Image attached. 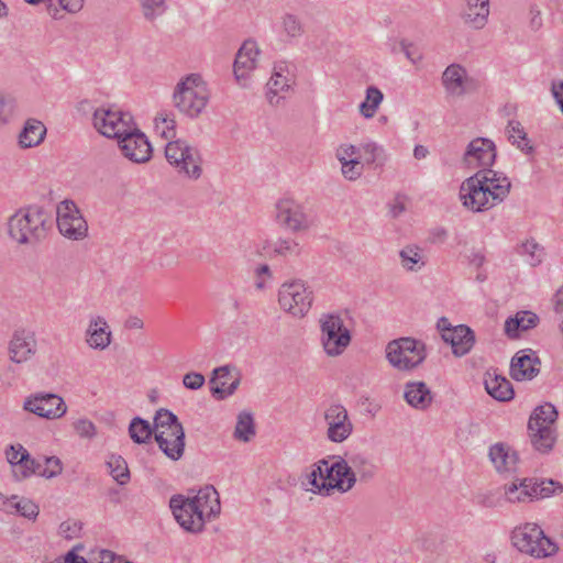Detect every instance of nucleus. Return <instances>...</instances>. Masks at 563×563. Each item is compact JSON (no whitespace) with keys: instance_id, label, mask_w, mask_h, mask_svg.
Instances as JSON below:
<instances>
[{"instance_id":"f257e3e1","label":"nucleus","mask_w":563,"mask_h":563,"mask_svg":"<svg viewBox=\"0 0 563 563\" xmlns=\"http://www.w3.org/2000/svg\"><path fill=\"white\" fill-rule=\"evenodd\" d=\"M169 507L179 526L191 533L201 532L206 522L221 511L219 494L210 485L200 488L194 497L180 494L172 496Z\"/></svg>"},{"instance_id":"f03ea898","label":"nucleus","mask_w":563,"mask_h":563,"mask_svg":"<svg viewBox=\"0 0 563 563\" xmlns=\"http://www.w3.org/2000/svg\"><path fill=\"white\" fill-rule=\"evenodd\" d=\"M334 459L332 464L325 459L313 464L308 482L314 493L328 496L333 490L346 493L354 487L357 477L351 471L347 461L342 456Z\"/></svg>"},{"instance_id":"7ed1b4c3","label":"nucleus","mask_w":563,"mask_h":563,"mask_svg":"<svg viewBox=\"0 0 563 563\" xmlns=\"http://www.w3.org/2000/svg\"><path fill=\"white\" fill-rule=\"evenodd\" d=\"M47 223L48 216L43 207L29 206L9 218V234L19 244H36L46 238Z\"/></svg>"},{"instance_id":"20e7f679","label":"nucleus","mask_w":563,"mask_h":563,"mask_svg":"<svg viewBox=\"0 0 563 563\" xmlns=\"http://www.w3.org/2000/svg\"><path fill=\"white\" fill-rule=\"evenodd\" d=\"M153 428L162 452L170 460L178 461L184 455L185 431L177 416L161 408L155 413Z\"/></svg>"},{"instance_id":"39448f33","label":"nucleus","mask_w":563,"mask_h":563,"mask_svg":"<svg viewBox=\"0 0 563 563\" xmlns=\"http://www.w3.org/2000/svg\"><path fill=\"white\" fill-rule=\"evenodd\" d=\"M173 101L180 113L190 119L198 118L209 101V92L201 76L190 74L181 79L175 87Z\"/></svg>"},{"instance_id":"423d86ee","label":"nucleus","mask_w":563,"mask_h":563,"mask_svg":"<svg viewBox=\"0 0 563 563\" xmlns=\"http://www.w3.org/2000/svg\"><path fill=\"white\" fill-rule=\"evenodd\" d=\"M559 411L551 402L537 406L530 415L528 430L533 449L542 454L552 451L556 441V431L553 424L558 420Z\"/></svg>"},{"instance_id":"0eeeda50","label":"nucleus","mask_w":563,"mask_h":563,"mask_svg":"<svg viewBox=\"0 0 563 563\" xmlns=\"http://www.w3.org/2000/svg\"><path fill=\"white\" fill-rule=\"evenodd\" d=\"M511 542L521 553L541 559L553 555L559 548L537 525L528 522L511 532Z\"/></svg>"},{"instance_id":"6e6552de","label":"nucleus","mask_w":563,"mask_h":563,"mask_svg":"<svg viewBox=\"0 0 563 563\" xmlns=\"http://www.w3.org/2000/svg\"><path fill=\"white\" fill-rule=\"evenodd\" d=\"M167 162L179 175L197 180L202 175V157L200 151L185 140L169 141L165 146Z\"/></svg>"},{"instance_id":"1a4fd4ad","label":"nucleus","mask_w":563,"mask_h":563,"mask_svg":"<svg viewBox=\"0 0 563 563\" xmlns=\"http://www.w3.org/2000/svg\"><path fill=\"white\" fill-rule=\"evenodd\" d=\"M426 357V344L413 338H399L390 341L386 346V358L393 367L400 371L416 368Z\"/></svg>"},{"instance_id":"9d476101","label":"nucleus","mask_w":563,"mask_h":563,"mask_svg":"<svg viewBox=\"0 0 563 563\" xmlns=\"http://www.w3.org/2000/svg\"><path fill=\"white\" fill-rule=\"evenodd\" d=\"M563 490V486L553 479L523 478L519 484L512 483L506 487L505 494L510 503H527L548 498L555 494V488Z\"/></svg>"},{"instance_id":"9b49d317","label":"nucleus","mask_w":563,"mask_h":563,"mask_svg":"<svg viewBox=\"0 0 563 563\" xmlns=\"http://www.w3.org/2000/svg\"><path fill=\"white\" fill-rule=\"evenodd\" d=\"M321 342L329 356H338L351 342V333L338 314H323L320 319Z\"/></svg>"},{"instance_id":"f8f14e48","label":"nucleus","mask_w":563,"mask_h":563,"mask_svg":"<svg viewBox=\"0 0 563 563\" xmlns=\"http://www.w3.org/2000/svg\"><path fill=\"white\" fill-rule=\"evenodd\" d=\"M312 291L302 280L284 283L278 291V302L282 309L295 317H303L312 305Z\"/></svg>"},{"instance_id":"ddd939ff","label":"nucleus","mask_w":563,"mask_h":563,"mask_svg":"<svg viewBox=\"0 0 563 563\" xmlns=\"http://www.w3.org/2000/svg\"><path fill=\"white\" fill-rule=\"evenodd\" d=\"M56 213L57 228L62 235L74 241L82 240L87 236V221L73 200L65 199L60 201Z\"/></svg>"},{"instance_id":"4468645a","label":"nucleus","mask_w":563,"mask_h":563,"mask_svg":"<svg viewBox=\"0 0 563 563\" xmlns=\"http://www.w3.org/2000/svg\"><path fill=\"white\" fill-rule=\"evenodd\" d=\"M92 120L93 126L100 134L118 141L133 124L130 113L106 108L96 109Z\"/></svg>"},{"instance_id":"2eb2a0df","label":"nucleus","mask_w":563,"mask_h":563,"mask_svg":"<svg viewBox=\"0 0 563 563\" xmlns=\"http://www.w3.org/2000/svg\"><path fill=\"white\" fill-rule=\"evenodd\" d=\"M275 219L282 228L292 233L306 231L310 228V221L303 206L292 199H282L276 203Z\"/></svg>"},{"instance_id":"dca6fc26","label":"nucleus","mask_w":563,"mask_h":563,"mask_svg":"<svg viewBox=\"0 0 563 563\" xmlns=\"http://www.w3.org/2000/svg\"><path fill=\"white\" fill-rule=\"evenodd\" d=\"M119 147L122 154L134 163H145L152 156V146L146 135L141 132L133 123L129 131L120 137Z\"/></svg>"},{"instance_id":"f3484780","label":"nucleus","mask_w":563,"mask_h":563,"mask_svg":"<svg viewBox=\"0 0 563 563\" xmlns=\"http://www.w3.org/2000/svg\"><path fill=\"white\" fill-rule=\"evenodd\" d=\"M23 408L26 411L46 419L60 418L67 410L63 398L55 394L32 395L25 399Z\"/></svg>"},{"instance_id":"a211bd4d","label":"nucleus","mask_w":563,"mask_h":563,"mask_svg":"<svg viewBox=\"0 0 563 563\" xmlns=\"http://www.w3.org/2000/svg\"><path fill=\"white\" fill-rule=\"evenodd\" d=\"M483 183L477 177L466 178L460 187V199L463 206L474 212L488 210L496 205L490 202V195L485 191Z\"/></svg>"},{"instance_id":"6ab92c4d","label":"nucleus","mask_w":563,"mask_h":563,"mask_svg":"<svg viewBox=\"0 0 563 563\" xmlns=\"http://www.w3.org/2000/svg\"><path fill=\"white\" fill-rule=\"evenodd\" d=\"M324 420L328 424V439L332 442H343L353 431V424L342 405H331L324 412Z\"/></svg>"},{"instance_id":"aec40b11","label":"nucleus","mask_w":563,"mask_h":563,"mask_svg":"<svg viewBox=\"0 0 563 563\" xmlns=\"http://www.w3.org/2000/svg\"><path fill=\"white\" fill-rule=\"evenodd\" d=\"M463 159L466 165L473 167H490L496 159L495 143L485 137L471 141L466 147Z\"/></svg>"},{"instance_id":"412c9836","label":"nucleus","mask_w":563,"mask_h":563,"mask_svg":"<svg viewBox=\"0 0 563 563\" xmlns=\"http://www.w3.org/2000/svg\"><path fill=\"white\" fill-rule=\"evenodd\" d=\"M541 361L531 349L520 350L510 362V375L515 380H531L540 373Z\"/></svg>"},{"instance_id":"4be33fe9","label":"nucleus","mask_w":563,"mask_h":563,"mask_svg":"<svg viewBox=\"0 0 563 563\" xmlns=\"http://www.w3.org/2000/svg\"><path fill=\"white\" fill-rule=\"evenodd\" d=\"M472 177H477L483 183V187H486L485 191L490 195L493 205L503 202L510 192L511 183L508 177L499 175L489 167L482 168Z\"/></svg>"},{"instance_id":"5701e85b","label":"nucleus","mask_w":563,"mask_h":563,"mask_svg":"<svg viewBox=\"0 0 563 563\" xmlns=\"http://www.w3.org/2000/svg\"><path fill=\"white\" fill-rule=\"evenodd\" d=\"M295 84V75L287 62H277L274 65L273 74L267 82V100L269 104L277 106L282 99L278 93L288 91Z\"/></svg>"},{"instance_id":"b1692460","label":"nucleus","mask_w":563,"mask_h":563,"mask_svg":"<svg viewBox=\"0 0 563 563\" xmlns=\"http://www.w3.org/2000/svg\"><path fill=\"white\" fill-rule=\"evenodd\" d=\"M36 351L34 334L26 330H16L9 343L11 362L20 364L27 361Z\"/></svg>"},{"instance_id":"393cba45","label":"nucleus","mask_w":563,"mask_h":563,"mask_svg":"<svg viewBox=\"0 0 563 563\" xmlns=\"http://www.w3.org/2000/svg\"><path fill=\"white\" fill-rule=\"evenodd\" d=\"M258 53L260 49L254 41L247 40L242 44L233 65V73L239 82L245 79L247 74L255 68V60Z\"/></svg>"},{"instance_id":"a878e982","label":"nucleus","mask_w":563,"mask_h":563,"mask_svg":"<svg viewBox=\"0 0 563 563\" xmlns=\"http://www.w3.org/2000/svg\"><path fill=\"white\" fill-rule=\"evenodd\" d=\"M212 377L210 378L211 384V395L218 399L222 400L231 395L238 389L240 385V376H236L232 382H229L230 377V366L224 365L213 369Z\"/></svg>"},{"instance_id":"bb28decb","label":"nucleus","mask_w":563,"mask_h":563,"mask_svg":"<svg viewBox=\"0 0 563 563\" xmlns=\"http://www.w3.org/2000/svg\"><path fill=\"white\" fill-rule=\"evenodd\" d=\"M443 341L452 346L454 355L463 356L472 350L475 343V335L470 327L460 324L446 333Z\"/></svg>"},{"instance_id":"cd10ccee","label":"nucleus","mask_w":563,"mask_h":563,"mask_svg":"<svg viewBox=\"0 0 563 563\" xmlns=\"http://www.w3.org/2000/svg\"><path fill=\"white\" fill-rule=\"evenodd\" d=\"M404 398L409 406L419 410L430 407L433 400L431 390L423 382H408L405 385Z\"/></svg>"},{"instance_id":"c85d7f7f","label":"nucleus","mask_w":563,"mask_h":563,"mask_svg":"<svg viewBox=\"0 0 563 563\" xmlns=\"http://www.w3.org/2000/svg\"><path fill=\"white\" fill-rule=\"evenodd\" d=\"M466 70L459 64L449 65L442 74V85L448 95L461 97L465 93Z\"/></svg>"},{"instance_id":"c756f323","label":"nucleus","mask_w":563,"mask_h":563,"mask_svg":"<svg viewBox=\"0 0 563 563\" xmlns=\"http://www.w3.org/2000/svg\"><path fill=\"white\" fill-rule=\"evenodd\" d=\"M345 461H347L351 471L356 477L358 476L361 482L366 483L376 474V465L364 452L346 454Z\"/></svg>"},{"instance_id":"7c9ffc66","label":"nucleus","mask_w":563,"mask_h":563,"mask_svg":"<svg viewBox=\"0 0 563 563\" xmlns=\"http://www.w3.org/2000/svg\"><path fill=\"white\" fill-rule=\"evenodd\" d=\"M539 317L531 311H519L515 317H509L505 322V333L510 339H517L520 332L537 327Z\"/></svg>"},{"instance_id":"2f4dec72","label":"nucleus","mask_w":563,"mask_h":563,"mask_svg":"<svg viewBox=\"0 0 563 563\" xmlns=\"http://www.w3.org/2000/svg\"><path fill=\"white\" fill-rule=\"evenodd\" d=\"M489 457L498 472H509L518 462V454L503 443L494 444L489 449Z\"/></svg>"},{"instance_id":"473e14b6","label":"nucleus","mask_w":563,"mask_h":563,"mask_svg":"<svg viewBox=\"0 0 563 563\" xmlns=\"http://www.w3.org/2000/svg\"><path fill=\"white\" fill-rule=\"evenodd\" d=\"M108 325L103 318L98 317L91 320L87 330V343L92 349H106L111 342V332L107 331Z\"/></svg>"},{"instance_id":"72a5a7b5","label":"nucleus","mask_w":563,"mask_h":563,"mask_svg":"<svg viewBox=\"0 0 563 563\" xmlns=\"http://www.w3.org/2000/svg\"><path fill=\"white\" fill-rule=\"evenodd\" d=\"M484 384L486 391L498 401H509L515 396L512 384L503 376L488 374Z\"/></svg>"},{"instance_id":"f704fd0d","label":"nucleus","mask_w":563,"mask_h":563,"mask_svg":"<svg viewBox=\"0 0 563 563\" xmlns=\"http://www.w3.org/2000/svg\"><path fill=\"white\" fill-rule=\"evenodd\" d=\"M46 134L44 124L35 119L26 121L23 130L19 135V143L22 147H33L38 145Z\"/></svg>"},{"instance_id":"c9c22d12","label":"nucleus","mask_w":563,"mask_h":563,"mask_svg":"<svg viewBox=\"0 0 563 563\" xmlns=\"http://www.w3.org/2000/svg\"><path fill=\"white\" fill-rule=\"evenodd\" d=\"M509 142L525 154L534 153V147L530 145L528 134L522 124L517 120H509L506 128Z\"/></svg>"},{"instance_id":"e433bc0d","label":"nucleus","mask_w":563,"mask_h":563,"mask_svg":"<svg viewBox=\"0 0 563 563\" xmlns=\"http://www.w3.org/2000/svg\"><path fill=\"white\" fill-rule=\"evenodd\" d=\"M263 249L269 255L282 257H298L302 250L300 244L294 239H278L275 242H266Z\"/></svg>"},{"instance_id":"4c0bfd02","label":"nucleus","mask_w":563,"mask_h":563,"mask_svg":"<svg viewBox=\"0 0 563 563\" xmlns=\"http://www.w3.org/2000/svg\"><path fill=\"white\" fill-rule=\"evenodd\" d=\"M129 434L133 442L137 444L147 443L152 435H155L154 428L150 422L141 417H135L129 426Z\"/></svg>"},{"instance_id":"58836bf2","label":"nucleus","mask_w":563,"mask_h":563,"mask_svg":"<svg viewBox=\"0 0 563 563\" xmlns=\"http://www.w3.org/2000/svg\"><path fill=\"white\" fill-rule=\"evenodd\" d=\"M19 461L20 465L13 470V477L16 481H23L32 475L41 476L42 462L32 457L29 452L21 455Z\"/></svg>"},{"instance_id":"ea45409f","label":"nucleus","mask_w":563,"mask_h":563,"mask_svg":"<svg viewBox=\"0 0 563 563\" xmlns=\"http://www.w3.org/2000/svg\"><path fill=\"white\" fill-rule=\"evenodd\" d=\"M488 15L489 7L483 8L482 11L481 7L470 8L468 5H465L461 12L463 22L475 30H482L485 27L488 22Z\"/></svg>"},{"instance_id":"a19ab883","label":"nucleus","mask_w":563,"mask_h":563,"mask_svg":"<svg viewBox=\"0 0 563 563\" xmlns=\"http://www.w3.org/2000/svg\"><path fill=\"white\" fill-rule=\"evenodd\" d=\"M383 99L384 95L377 87H367L365 100L360 104L361 114L366 119L373 118Z\"/></svg>"},{"instance_id":"79ce46f5","label":"nucleus","mask_w":563,"mask_h":563,"mask_svg":"<svg viewBox=\"0 0 563 563\" xmlns=\"http://www.w3.org/2000/svg\"><path fill=\"white\" fill-rule=\"evenodd\" d=\"M401 265L410 272L419 271L424 262L422 261V251L417 245H407L399 252Z\"/></svg>"},{"instance_id":"37998d69","label":"nucleus","mask_w":563,"mask_h":563,"mask_svg":"<svg viewBox=\"0 0 563 563\" xmlns=\"http://www.w3.org/2000/svg\"><path fill=\"white\" fill-rule=\"evenodd\" d=\"M107 465L110 474L119 485H125L130 481V471L126 461L121 455L112 454Z\"/></svg>"},{"instance_id":"c03bdc74","label":"nucleus","mask_w":563,"mask_h":563,"mask_svg":"<svg viewBox=\"0 0 563 563\" xmlns=\"http://www.w3.org/2000/svg\"><path fill=\"white\" fill-rule=\"evenodd\" d=\"M255 435V423L253 416L249 412H241L234 429V438L242 442H249Z\"/></svg>"},{"instance_id":"a18cd8bd","label":"nucleus","mask_w":563,"mask_h":563,"mask_svg":"<svg viewBox=\"0 0 563 563\" xmlns=\"http://www.w3.org/2000/svg\"><path fill=\"white\" fill-rule=\"evenodd\" d=\"M155 131L164 139L169 140L176 135V120L173 113L159 112L155 118Z\"/></svg>"},{"instance_id":"49530a36","label":"nucleus","mask_w":563,"mask_h":563,"mask_svg":"<svg viewBox=\"0 0 563 563\" xmlns=\"http://www.w3.org/2000/svg\"><path fill=\"white\" fill-rule=\"evenodd\" d=\"M517 253L526 257L530 266H537L541 263V249L534 241H527L517 247Z\"/></svg>"},{"instance_id":"de8ad7c7","label":"nucleus","mask_w":563,"mask_h":563,"mask_svg":"<svg viewBox=\"0 0 563 563\" xmlns=\"http://www.w3.org/2000/svg\"><path fill=\"white\" fill-rule=\"evenodd\" d=\"M367 164H376L382 166L386 162V154L382 146L374 142H367L362 145Z\"/></svg>"},{"instance_id":"09e8293b","label":"nucleus","mask_w":563,"mask_h":563,"mask_svg":"<svg viewBox=\"0 0 563 563\" xmlns=\"http://www.w3.org/2000/svg\"><path fill=\"white\" fill-rule=\"evenodd\" d=\"M63 471L62 461L57 456L44 457L41 467V476L52 478L59 475Z\"/></svg>"},{"instance_id":"8fccbe9b","label":"nucleus","mask_w":563,"mask_h":563,"mask_svg":"<svg viewBox=\"0 0 563 563\" xmlns=\"http://www.w3.org/2000/svg\"><path fill=\"white\" fill-rule=\"evenodd\" d=\"M283 26L288 36L298 37L303 34V25L294 14H286L284 16Z\"/></svg>"},{"instance_id":"3c124183","label":"nucleus","mask_w":563,"mask_h":563,"mask_svg":"<svg viewBox=\"0 0 563 563\" xmlns=\"http://www.w3.org/2000/svg\"><path fill=\"white\" fill-rule=\"evenodd\" d=\"M82 528L79 520H66L59 526V533L67 540L78 538Z\"/></svg>"},{"instance_id":"603ef678","label":"nucleus","mask_w":563,"mask_h":563,"mask_svg":"<svg viewBox=\"0 0 563 563\" xmlns=\"http://www.w3.org/2000/svg\"><path fill=\"white\" fill-rule=\"evenodd\" d=\"M362 170L363 165L358 158H351L349 162H343L342 164V174L350 180L358 178L362 174Z\"/></svg>"},{"instance_id":"864d4df0","label":"nucleus","mask_w":563,"mask_h":563,"mask_svg":"<svg viewBox=\"0 0 563 563\" xmlns=\"http://www.w3.org/2000/svg\"><path fill=\"white\" fill-rule=\"evenodd\" d=\"M16 511L27 518L35 519L38 515V507L29 499H22L15 504Z\"/></svg>"},{"instance_id":"5fc2aeb1","label":"nucleus","mask_w":563,"mask_h":563,"mask_svg":"<svg viewBox=\"0 0 563 563\" xmlns=\"http://www.w3.org/2000/svg\"><path fill=\"white\" fill-rule=\"evenodd\" d=\"M400 52L406 55V57L412 63L417 64L422 59L421 53L415 46L413 43L408 42L407 40H401L399 42Z\"/></svg>"},{"instance_id":"6e6d98bb","label":"nucleus","mask_w":563,"mask_h":563,"mask_svg":"<svg viewBox=\"0 0 563 563\" xmlns=\"http://www.w3.org/2000/svg\"><path fill=\"white\" fill-rule=\"evenodd\" d=\"M27 450L21 445V444H11L5 450V456L8 462L12 466V471L15 468V466L20 465V457L23 455Z\"/></svg>"},{"instance_id":"4d7b16f0","label":"nucleus","mask_w":563,"mask_h":563,"mask_svg":"<svg viewBox=\"0 0 563 563\" xmlns=\"http://www.w3.org/2000/svg\"><path fill=\"white\" fill-rule=\"evenodd\" d=\"M205 382V376L197 372L187 373L183 377L184 386L191 390L200 389L203 386Z\"/></svg>"},{"instance_id":"13d9d810","label":"nucleus","mask_w":563,"mask_h":563,"mask_svg":"<svg viewBox=\"0 0 563 563\" xmlns=\"http://www.w3.org/2000/svg\"><path fill=\"white\" fill-rule=\"evenodd\" d=\"M14 111V101L0 95V123L9 121Z\"/></svg>"},{"instance_id":"bf43d9fd","label":"nucleus","mask_w":563,"mask_h":563,"mask_svg":"<svg viewBox=\"0 0 563 563\" xmlns=\"http://www.w3.org/2000/svg\"><path fill=\"white\" fill-rule=\"evenodd\" d=\"M74 427H75L76 432L80 437L91 438L96 433L95 424L87 419L78 420L77 422H75Z\"/></svg>"},{"instance_id":"052dcab7","label":"nucleus","mask_w":563,"mask_h":563,"mask_svg":"<svg viewBox=\"0 0 563 563\" xmlns=\"http://www.w3.org/2000/svg\"><path fill=\"white\" fill-rule=\"evenodd\" d=\"M357 153V148L354 145H344L341 146L336 152V157L341 164L343 162H349L351 158H355L354 156Z\"/></svg>"},{"instance_id":"680f3d73","label":"nucleus","mask_w":563,"mask_h":563,"mask_svg":"<svg viewBox=\"0 0 563 563\" xmlns=\"http://www.w3.org/2000/svg\"><path fill=\"white\" fill-rule=\"evenodd\" d=\"M163 4L164 0H142L145 18L153 19L154 10L161 8Z\"/></svg>"},{"instance_id":"e2e57ef3","label":"nucleus","mask_w":563,"mask_h":563,"mask_svg":"<svg viewBox=\"0 0 563 563\" xmlns=\"http://www.w3.org/2000/svg\"><path fill=\"white\" fill-rule=\"evenodd\" d=\"M58 2L64 10L70 13L78 12L84 5V0H58Z\"/></svg>"},{"instance_id":"0e129e2a","label":"nucleus","mask_w":563,"mask_h":563,"mask_svg":"<svg viewBox=\"0 0 563 563\" xmlns=\"http://www.w3.org/2000/svg\"><path fill=\"white\" fill-rule=\"evenodd\" d=\"M99 556V563H115L117 561H122V556L117 555L113 551L110 550H101Z\"/></svg>"},{"instance_id":"69168bd1","label":"nucleus","mask_w":563,"mask_h":563,"mask_svg":"<svg viewBox=\"0 0 563 563\" xmlns=\"http://www.w3.org/2000/svg\"><path fill=\"white\" fill-rule=\"evenodd\" d=\"M454 327L451 324L448 318L441 317L437 322V329L441 333L442 339L445 338Z\"/></svg>"},{"instance_id":"338daca9","label":"nucleus","mask_w":563,"mask_h":563,"mask_svg":"<svg viewBox=\"0 0 563 563\" xmlns=\"http://www.w3.org/2000/svg\"><path fill=\"white\" fill-rule=\"evenodd\" d=\"M124 325L126 329H143L144 322L141 318L131 316L126 319Z\"/></svg>"},{"instance_id":"774afa93","label":"nucleus","mask_w":563,"mask_h":563,"mask_svg":"<svg viewBox=\"0 0 563 563\" xmlns=\"http://www.w3.org/2000/svg\"><path fill=\"white\" fill-rule=\"evenodd\" d=\"M64 563H87L86 559L76 554L75 551H68L64 558Z\"/></svg>"}]
</instances>
